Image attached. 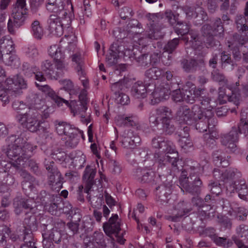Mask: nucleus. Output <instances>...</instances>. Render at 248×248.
<instances>
[{
  "instance_id": "nucleus-1",
  "label": "nucleus",
  "mask_w": 248,
  "mask_h": 248,
  "mask_svg": "<svg viewBox=\"0 0 248 248\" xmlns=\"http://www.w3.org/2000/svg\"><path fill=\"white\" fill-rule=\"evenodd\" d=\"M7 148L5 151L7 156L13 160L11 165L16 170L25 168V162L32 155V147L20 135L16 137L12 135L6 140Z\"/></svg>"
},
{
  "instance_id": "nucleus-2",
  "label": "nucleus",
  "mask_w": 248,
  "mask_h": 248,
  "mask_svg": "<svg viewBox=\"0 0 248 248\" xmlns=\"http://www.w3.org/2000/svg\"><path fill=\"white\" fill-rule=\"evenodd\" d=\"M156 156H158V159L156 160V163L158 166L157 171L159 177L161 175H169L170 178L172 171L179 172L182 169L178 166L181 161L179 160L177 152H171L170 154L165 155L164 156H160L158 154H156L155 157H156Z\"/></svg>"
},
{
  "instance_id": "nucleus-3",
  "label": "nucleus",
  "mask_w": 248,
  "mask_h": 248,
  "mask_svg": "<svg viewBox=\"0 0 248 248\" xmlns=\"http://www.w3.org/2000/svg\"><path fill=\"white\" fill-rule=\"evenodd\" d=\"M190 171L188 177L182 171V175L179 178V182L181 186L188 192L192 194H199L201 193L202 182L199 174L198 173L197 168L190 167Z\"/></svg>"
},
{
  "instance_id": "nucleus-4",
  "label": "nucleus",
  "mask_w": 248,
  "mask_h": 248,
  "mask_svg": "<svg viewBox=\"0 0 248 248\" xmlns=\"http://www.w3.org/2000/svg\"><path fill=\"white\" fill-rule=\"evenodd\" d=\"M40 113L34 108H28L24 113H20L16 117L17 122L24 128L31 132H36L41 127L42 121L39 120Z\"/></svg>"
},
{
  "instance_id": "nucleus-5",
  "label": "nucleus",
  "mask_w": 248,
  "mask_h": 248,
  "mask_svg": "<svg viewBox=\"0 0 248 248\" xmlns=\"http://www.w3.org/2000/svg\"><path fill=\"white\" fill-rule=\"evenodd\" d=\"M171 109L166 107H161L156 109L155 113L152 114L149 122L153 126H156L161 123L164 129L168 134H172L175 130L173 125L170 124L169 117L171 115Z\"/></svg>"
},
{
  "instance_id": "nucleus-6",
  "label": "nucleus",
  "mask_w": 248,
  "mask_h": 248,
  "mask_svg": "<svg viewBox=\"0 0 248 248\" xmlns=\"http://www.w3.org/2000/svg\"><path fill=\"white\" fill-rule=\"evenodd\" d=\"M202 116V109L200 106L194 105L190 109L187 106H180L176 112V118L180 122L191 124Z\"/></svg>"
},
{
  "instance_id": "nucleus-7",
  "label": "nucleus",
  "mask_w": 248,
  "mask_h": 248,
  "mask_svg": "<svg viewBox=\"0 0 248 248\" xmlns=\"http://www.w3.org/2000/svg\"><path fill=\"white\" fill-rule=\"evenodd\" d=\"M70 22V20L67 15L65 16L52 14L48 19L50 31L57 36H61L63 34V28L68 26Z\"/></svg>"
},
{
  "instance_id": "nucleus-8",
  "label": "nucleus",
  "mask_w": 248,
  "mask_h": 248,
  "mask_svg": "<svg viewBox=\"0 0 248 248\" xmlns=\"http://www.w3.org/2000/svg\"><path fill=\"white\" fill-rule=\"evenodd\" d=\"M222 206L230 216L234 217L235 218H238L239 220H246L248 215V211L243 207L239 206L236 202L230 203L228 200L222 199Z\"/></svg>"
},
{
  "instance_id": "nucleus-9",
  "label": "nucleus",
  "mask_w": 248,
  "mask_h": 248,
  "mask_svg": "<svg viewBox=\"0 0 248 248\" xmlns=\"http://www.w3.org/2000/svg\"><path fill=\"white\" fill-rule=\"evenodd\" d=\"M44 165L50 175L48 177V184L52 186H56L55 188H61L62 187L63 178L61 172L55 166L53 161H49L46 159Z\"/></svg>"
},
{
  "instance_id": "nucleus-10",
  "label": "nucleus",
  "mask_w": 248,
  "mask_h": 248,
  "mask_svg": "<svg viewBox=\"0 0 248 248\" xmlns=\"http://www.w3.org/2000/svg\"><path fill=\"white\" fill-rule=\"evenodd\" d=\"M13 206L14 212L16 215L22 213L23 209L29 210L30 212H32L36 210L35 204L32 200L19 197H16L14 199Z\"/></svg>"
},
{
  "instance_id": "nucleus-11",
  "label": "nucleus",
  "mask_w": 248,
  "mask_h": 248,
  "mask_svg": "<svg viewBox=\"0 0 248 248\" xmlns=\"http://www.w3.org/2000/svg\"><path fill=\"white\" fill-rule=\"evenodd\" d=\"M172 182L167 179L155 188V193L157 201L161 202H167L168 197L172 193Z\"/></svg>"
},
{
  "instance_id": "nucleus-12",
  "label": "nucleus",
  "mask_w": 248,
  "mask_h": 248,
  "mask_svg": "<svg viewBox=\"0 0 248 248\" xmlns=\"http://www.w3.org/2000/svg\"><path fill=\"white\" fill-rule=\"evenodd\" d=\"M238 132L237 128L232 127L231 130L227 134L222 136L221 141L230 152H234L236 149V143L238 140Z\"/></svg>"
},
{
  "instance_id": "nucleus-13",
  "label": "nucleus",
  "mask_w": 248,
  "mask_h": 248,
  "mask_svg": "<svg viewBox=\"0 0 248 248\" xmlns=\"http://www.w3.org/2000/svg\"><path fill=\"white\" fill-rule=\"evenodd\" d=\"M27 13L20 11H13V20L10 18L8 22V30L11 33H14L15 29L22 26L27 17Z\"/></svg>"
},
{
  "instance_id": "nucleus-14",
  "label": "nucleus",
  "mask_w": 248,
  "mask_h": 248,
  "mask_svg": "<svg viewBox=\"0 0 248 248\" xmlns=\"http://www.w3.org/2000/svg\"><path fill=\"white\" fill-rule=\"evenodd\" d=\"M35 210L34 212H26V217L23 221L24 228V235L33 234L32 232L37 230L38 222L37 220L36 216L34 215Z\"/></svg>"
},
{
  "instance_id": "nucleus-15",
  "label": "nucleus",
  "mask_w": 248,
  "mask_h": 248,
  "mask_svg": "<svg viewBox=\"0 0 248 248\" xmlns=\"http://www.w3.org/2000/svg\"><path fill=\"white\" fill-rule=\"evenodd\" d=\"M180 38L179 37L170 40L163 47L164 52L162 54V62L164 65H170L172 58L170 54L172 53L177 48L179 44Z\"/></svg>"
},
{
  "instance_id": "nucleus-16",
  "label": "nucleus",
  "mask_w": 248,
  "mask_h": 248,
  "mask_svg": "<svg viewBox=\"0 0 248 248\" xmlns=\"http://www.w3.org/2000/svg\"><path fill=\"white\" fill-rule=\"evenodd\" d=\"M224 31L221 20L220 18H217L214 23L213 28L208 24H204L201 28L202 35L204 37L209 35H217L220 34Z\"/></svg>"
},
{
  "instance_id": "nucleus-17",
  "label": "nucleus",
  "mask_w": 248,
  "mask_h": 248,
  "mask_svg": "<svg viewBox=\"0 0 248 248\" xmlns=\"http://www.w3.org/2000/svg\"><path fill=\"white\" fill-rule=\"evenodd\" d=\"M205 65L204 59L203 58L183 59L181 61V66L183 70L186 73H193L197 70L201 69Z\"/></svg>"
},
{
  "instance_id": "nucleus-18",
  "label": "nucleus",
  "mask_w": 248,
  "mask_h": 248,
  "mask_svg": "<svg viewBox=\"0 0 248 248\" xmlns=\"http://www.w3.org/2000/svg\"><path fill=\"white\" fill-rule=\"evenodd\" d=\"M135 178L141 183H149L154 184L155 174V173L146 168H138L134 171Z\"/></svg>"
},
{
  "instance_id": "nucleus-19",
  "label": "nucleus",
  "mask_w": 248,
  "mask_h": 248,
  "mask_svg": "<svg viewBox=\"0 0 248 248\" xmlns=\"http://www.w3.org/2000/svg\"><path fill=\"white\" fill-rule=\"evenodd\" d=\"M120 220L117 214L113 215L108 220V222L103 224V229L106 234L110 236L112 234L117 236L121 230Z\"/></svg>"
},
{
  "instance_id": "nucleus-20",
  "label": "nucleus",
  "mask_w": 248,
  "mask_h": 248,
  "mask_svg": "<svg viewBox=\"0 0 248 248\" xmlns=\"http://www.w3.org/2000/svg\"><path fill=\"white\" fill-rule=\"evenodd\" d=\"M164 71L160 68L153 67L147 70L145 72L144 83L146 86H155V80L161 78L164 74Z\"/></svg>"
},
{
  "instance_id": "nucleus-21",
  "label": "nucleus",
  "mask_w": 248,
  "mask_h": 248,
  "mask_svg": "<svg viewBox=\"0 0 248 248\" xmlns=\"http://www.w3.org/2000/svg\"><path fill=\"white\" fill-rule=\"evenodd\" d=\"M35 85L39 90L47 95L58 106H62L63 103H64L66 106H70V104L68 101L58 96L48 85L37 82H35Z\"/></svg>"
},
{
  "instance_id": "nucleus-22",
  "label": "nucleus",
  "mask_w": 248,
  "mask_h": 248,
  "mask_svg": "<svg viewBox=\"0 0 248 248\" xmlns=\"http://www.w3.org/2000/svg\"><path fill=\"white\" fill-rule=\"evenodd\" d=\"M47 10L61 16H67V12L64 9V3L62 0H48L46 4Z\"/></svg>"
},
{
  "instance_id": "nucleus-23",
  "label": "nucleus",
  "mask_w": 248,
  "mask_h": 248,
  "mask_svg": "<svg viewBox=\"0 0 248 248\" xmlns=\"http://www.w3.org/2000/svg\"><path fill=\"white\" fill-rule=\"evenodd\" d=\"M150 86H146L142 81L135 82L131 88V94L136 98H143L146 96L148 91H152V89L149 88Z\"/></svg>"
},
{
  "instance_id": "nucleus-24",
  "label": "nucleus",
  "mask_w": 248,
  "mask_h": 248,
  "mask_svg": "<svg viewBox=\"0 0 248 248\" xmlns=\"http://www.w3.org/2000/svg\"><path fill=\"white\" fill-rule=\"evenodd\" d=\"M18 170L20 172V176L23 179L21 182L23 189L25 192L32 191L34 188L35 184V178L26 170H22V169Z\"/></svg>"
},
{
  "instance_id": "nucleus-25",
  "label": "nucleus",
  "mask_w": 248,
  "mask_h": 248,
  "mask_svg": "<svg viewBox=\"0 0 248 248\" xmlns=\"http://www.w3.org/2000/svg\"><path fill=\"white\" fill-rule=\"evenodd\" d=\"M175 210L177 211L176 213L173 214L171 216L167 217V219L173 222H178L180 220L181 217L188 213L191 209L186 208V203L184 201H182L178 203L175 206Z\"/></svg>"
},
{
  "instance_id": "nucleus-26",
  "label": "nucleus",
  "mask_w": 248,
  "mask_h": 248,
  "mask_svg": "<svg viewBox=\"0 0 248 248\" xmlns=\"http://www.w3.org/2000/svg\"><path fill=\"white\" fill-rule=\"evenodd\" d=\"M204 90L203 89H200L193 88L191 89H186L184 91V101L187 103L193 104L195 101L201 98L202 92Z\"/></svg>"
},
{
  "instance_id": "nucleus-27",
  "label": "nucleus",
  "mask_w": 248,
  "mask_h": 248,
  "mask_svg": "<svg viewBox=\"0 0 248 248\" xmlns=\"http://www.w3.org/2000/svg\"><path fill=\"white\" fill-rule=\"evenodd\" d=\"M96 174V170L90 166L87 165L85 168L83 176V179L86 182L85 192L88 193L89 190L94 184V178Z\"/></svg>"
},
{
  "instance_id": "nucleus-28",
  "label": "nucleus",
  "mask_w": 248,
  "mask_h": 248,
  "mask_svg": "<svg viewBox=\"0 0 248 248\" xmlns=\"http://www.w3.org/2000/svg\"><path fill=\"white\" fill-rule=\"evenodd\" d=\"M213 160L217 166L227 167L230 164L229 155H226L224 153L221 151H216L213 153Z\"/></svg>"
},
{
  "instance_id": "nucleus-29",
  "label": "nucleus",
  "mask_w": 248,
  "mask_h": 248,
  "mask_svg": "<svg viewBox=\"0 0 248 248\" xmlns=\"http://www.w3.org/2000/svg\"><path fill=\"white\" fill-rule=\"evenodd\" d=\"M231 191L235 190L238 193L239 197L243 199L247 195V186L243 180H236L230 186Z\"/></svg>"
},
{
  "instance_id": "nucleus-30",
  "label": "nucleus",
  "mask_w": 248,
  "mask_h": 248,
  "mask_svg": "<svg viewBox=\"0 0 248 248\" xmlns=\"http://www.w3.org/2000/svg\"><path fill=\"white\" fill-rule=\"evenodd\" d=\"M64 55L61 59L58 58V60H54L56 70H55V75H53L54 79H57L62 76L64 72L67 71V65L64 60Z\"/></svg>"
},
{
  "instance_id": "nucleus-31",
  "label": "nucleus",
  "mask_w": 248,
  "mask_h": 248,
  "mask_svg": "<svg viewBox=\"0 0 248 248\" xmlns=\"http://www.w3.org/2000/svg\"><path fill=\"white\" fill-rule=\"evenodd\" d=\"M133 54L134 58L140 66L144 67L150 66L148 54L142 53L138 49H133Z\"/></svg>"
},
{
  "instance_id": "nucleus-32",
  "label": "nucleus",
  "mask_w": 248,
  "mask_h": 248,
  "mask_svg": "<svg viewBox=\"0 0 248 248\" xmlns=\"http://www.w3.org/2000/svg\"><path fill=\"white\" fill-rule=\"evenodd\" d=\"M44 240H48L50 242L59 243L61 241L62 234L61 232L56 229L52 228L43 233Z\"/></svg>"
},
{
  "instance_id": "nucleus-33",
  "label": "nucleus",
  "mask_w": 248,
  "mask_h": 248,
  "mask_svg": "<svg viewBox=\"0 0 248 248\" xmlns=\"http://www.w3.org/2000/svg\"><path fill=\"white\" fill-rule=\"evenodd\" d=\"M203 118L206 121L209 129H212L216 126L217 121L211 109L202 110V116L200 117V119Z\"/></svg>"
},
{
  "instance_id": "nucleus-34",
  "label": "nucleus",
  "mask_w": 248,
  "mask_h": 248,
  "mask_svg": "<svg viewBox=\"0 0 248 248\" xmlns=\"http://www.w3.org/2000/svg\"><path fill=\"white\" fill-rule=\"evenodd\" d=\"M81 134L80 131L78 130L77 132H74L70 136H67L65 142V146L67 148H75L79 142Z\"/></svg>"
},
{
  "instance_id": "nucleus-35",
  "label": "nucleus",
  "mask_w": 248,
  "mask_h": 248,
  "mask_svg": "<svg viewBox=\"0 0 248 248\" xmlns=\"http://www.w3.org/2000/svg\"><path fill=\"white\" fill-rule=\"evenodd\" d=\"M126 30L132 34H139L143 31L142 25L138 20L135 19L130 20L127 25Z\"/></svg>"
},
{
  "instance_id": "nucleus-36",
  "label": "nucleus",
  "mask_w": 248,
  "mask_h": 248,
  "mask_svg": "<svg viewBox=\"0 0 248 248\" xmlns=\"http://www.w3.org/2000/svg\"><path fill=\"white\" fill-rule=\"evenodd\" d=\"M220 57L221 65L222 68H225L228 64H230L231 65V69L232 70L237 66V64L232 60L231 54L227 53L226 51H222Z\"/></svg>"
},
{
  "instance_id": "nucleus-37",
  "label": "nucleus",
  "mask_w": 248,
  "mask_h": 248,
  "mask_svg": "<svg viewBox=\"0 0 248 248\" xmlns=\"http://www.w3.org/2000/svg\"><path fill=\"white\" fill-rule=\"evenodd\" d=\"M240 93H235L234 90L232 91V95L224 94L222 97V103H225L227 101L230 104H234L237 108L240 104Z\"/></svg>"
},
{
  "instance_id": "nucleus-38",
  "label": "nucleus",
  "mask_w": 248,
  "mask_h": 248,
  "mask_svg": "<svg viewBox=\"0 0 248 248\" xmlns=\"http://www.w3.org/2000/svg\"><path fill=\"white\" fill-rule=\"evenodd\" d=\"M241 37V36H240V38ZM240 39H241L239 38V40L238 41V42H234L232 43L229 42V44L228 45V47L232 51L233 59L237 61L240 60V59H241V52L239 50L238 44L241 45H243L244 44V42H242L240 41Z\"/></svg>"
},
{
  "instance_id": "nucleus-39",
  "label": "nucleus",
  "mask_w": 248,
  "mask_h": 248,
  "mask_svg": "<svg viewBox=\"0 0 248 248\" xmlns=\"http://www.w3.org/2000/svg\"><path fill=\"white\" fill-rule=\"evenodd\" d=\"M41 68L46 75L49 76L51 79H54L53 75H55V70L53 69L52 61L49 60H46L42 62Z\"/></svg>"
},
{
  "instance_id": "nucleus-40",
  "label": "nucleus",
  "mask_w": 248,
  "mask_h": 248,
  "mask_svg": "<svg viewBox=\"0 0 248 248\" xmlns=\"http://www.w3.org/2000/svg\"><path fill=\"white\" fill-rule=\"evenodd\" d=\"M248 22V16L242 15H237L235 18V23L237 28L242 31L248 30V25L246 24Z\"/></svg>"
},
{
  "instance_id": "nucleus-41",
  "label": "nucleus",
  "mask_w": 248,
  "mask_h": 248,
  "mask_svg": "<svg viewBox=\"0 0 248 248\" xmlns=\"http://www.w3.org/2000/svg\"><path fill=\"white\" fill-rule=\"evenodd\" d=\"M141 141V139L137 138L135 140H131V137H125L122 140V143L123 146L125 148L134 149L138 146Z\"/></svg>"
},
{
  "instance_id": "nucleus-42",
  "label": "nucleus",
  "mask_w": 248,
  "mask_h": 248,
  "mask_svg": "<svg viewBox=\"0 0 248 248\" xmlns=\"http://www.w3.org/2000/svg\"><path fill=\"white\" fill-rule=\"evenodd\" d=\"M244 115L241 114V118L240 122L237 126H235L237 128L238 134L239 133H243L245 136L248 137V120L243 117Z\"/></svg>"
},
{
  "instance_id": "nucleus-43",
  "label": "nucleus",
  "mask_w": 248,
  "mask_h": 248,
  "mask_svg": "<svg viewBox=\"0 0 248 248\" xmlns=\"http://www.w3.org/2000/svg\"><path fill=\"white\" fill-rule=\"evenodd\" d=\"M32 32L33 36L37 39H41L43 36L44 31L42 28L40 26L38 21H34L31 25Z\"/></svg>"
},
{
  "instance_id": "nucleus-44",
  "label": "nucleus",
  "mask_w": 248,
  "mask_h": 248,
  "mask_svg": "<svg viewBox=\"0 0 248 248\" xmlns=\"http://www.w3.org/2000/svg\"><path fill=\"white\" fill-rule=\"evenodd\" d=\"M23 240L24 244L20 246V248H37L33 234L30 233L29 235H24Z\"/></svg>"
},
{
  "instance_id": "nucleus-45",
  "label": "nucleus",
  "mask_w": 248,
  "mask_h": 248,
  "mask_svg": "<svg viewBox=\"0 0 248 248\" xmlns=\"http://www.w3.org/2000/svg\"><path fill=\"white\" fill-rule=\"evenodd\" d=\"M11 232L9 228L6 226H1L0 227V248H4L6 244V235L9 236Z\"/></svg>"
},
{
  "instance_id": "nucleus-46",
  "label": "nucleus",
  "mask_w": 248,
  "mask_h": 248,
  "mask_svg": "<svg viewBox=\"0 0 248 248\" xmlns=\"http://www.w3.org/2000/svg\"><path fill=\"white\" fill-rule=\"evenodd\" d=\"M146 17L150 22V24L152 27H155L156 24L163 18V14L162 13L150 14L149 13L146 15Z\"/></svg>"
},
{
  "instance_id": "nucleus-47",
  "label": "nucleus",
  "mask_w": 248,
  "mask_h": 248,
  "mask_svg": "<svg viewBox=\"0 0 248 248\" xmlns=\"http://www.w3.org/2000/svg\"><path fill=\"white\" fill-rule=\"evenodd\" d=\"M124 46L119 41L113 43L110 46L109 48V51L116 54L117 56H119L120 53L125 55V52Z\"/></svg>"
},
{
  "instance_id": "nucleus-48",
  "label": "nucleus",
  "mask_w": 248,
  "mask_h": 248,
  "mask_svg": "<svg viewBox=\"0 0 248 248\" xmlns=\"http://www.w3.org/2000/svg\"><path fill=\"white\" fill-rule=\"evenodd\" d=\"M31 104L34 106V107L39 109L41 108V106H43L44 101L39 97V95L35 93H31L29 96Z\"/></svg>"
},
{
  "instance_id": "nucleus-49",
  "label": "nucleus",
  "mask_w": 248,
  "mask_h": 248,
  "mask_svg": "<svg viewBox=\"0 0 248 248\" xmlns=\"http://www.w3.org/2000/svg\"><path fill=\"white\" fill-rule=\"evenodd\" d=\"M27 87V81L20 76L15 77V92H18L19 89H24Z\"/></svg>"
},
{
  "instance_id": "nucleus-50",
  "label": "nucleus",
  "mask_w": 248,
  "mask_h": 248,
  "mask_svg": "<svg viewBox=\"0 0 248 248\" xmlns=\"http://www.w3.org/2000/svg\"><path fill=\"white\" fill-rule=\"evenodd\" d=\"M49 55L52 57H54V60L61 59L62 57L64 55L62 52L61 49L57 45L50 46L48 49Z\"/></svg>"
},
{
  "instance_id": "nucleus-51",
  "label": "nucleus",
  "mask_w": 248,
  "mask_h": 248,
  "mask_svg": "<svg viewBox=\"0 0 248 248\" xmlns=\"http://www.w3.org/2000/svg\"><path fill=\"white\" fill-rule=\"evenodd\" d=\"M149 88L152 89V90H154V91L151 94L150 97L151 103L152 105L157 104L163 100V96H161L160 94L159 90H157L156 88L155 87L154 88H152V86H150Z\"/></svg>"
},
{
  "instance_id": "nucleus-52",
  "label": "nucleus",
  "mask_w": 248,
  "mask_h": 248,
  "mask_svg": "<svg viewBox=\"0 0 248 248\" xmlns=\"http://www.w3.org/2000/svg\"><path fill=\"white\" fill-rule=\"evenodd\" d=\"M74 161L77 165H78L80 167H83L86 162V156L81 151L75 152V155L73 158Z\"/></svg>"
},
{
  "instance_id": "nucleus-53",
  "label": "nucleus",
  "mask_w": 248,
  "mask_h": 248,
  "mask_svg": "<svg viewBox=\"0 0 248 248\" xmlns=\"http://www.w3.org/2000/svg\"><path fill=\"white\" fill-rule=\"evenodd\" d=\"M177 25L174 28V31L177 34L183 36L189 32L190 28L187 23H178Z\"/></svg>"
},
{
  "instance_id": "nucleus-54",
  "label": "nucleus",
  "mask_w": 248,
  "mask_h": 248,
  "mask_svg": "<svg viewBox=\"0 0 248 248\" xmlns=\"http://www.w3.org/2000/svg\"><path fill=\"white\" fill-rule=\"evenodd\" d=\"M212 239L217 245L225 248L230 247L232 244L231 241L227 240V239L224 237H220L214 235Z\"/></svg>"
},
{
  "instance_id": "nucleus-55",
  "label": "nucleus",
  "mask_w": 248,
  "mask_h": 248,
  "mask_svg": "<svg viewBox=\"0 0 248 248\" xmlns=\"http://www.w3.org/2000/svg\"><path fill=\"white\" fill-rule=\"evenodd\" d=\"M149 33L147 35V38L151 40H158L162 38L164 36V33L160 30L155 29V27H152Z\"/></svg>"
},
{
  "instance_id": "nucleus-56",
  "label": "nucleus",
  "mask_w": 248,
  "mask_h": 248,
  "mask_svg": "<svg viewBox=\"0 0 248 248\" xmlns=\"http://www.w3.org/2000/svg\"><path fill=\"white\" fill-rule=\"evenodd\" d=\"M86 96V91L84 90L81 91L79 95H78L80 105L81 106L80 109L82 111H85L87 109V98Z\"/></svg>"
},
{
  "instance_id": "nucleus-57",
  "label": "nucleus",
  "mask_w": 248,
  "mask_h": 248,
  "mask_svg": "<svg viewBox=\"0 0 248 248\" xmlns=\"http://www.w3.org/2000/svg\"><path fill=\"white\" fill-rule=\"evenodd\" d=\"M210 192L216 196L219 195L222 192L221 185L217 182H211L208 185Z\"/></svg>"
},
{
  "instance_id": "nucleus-58",
  "label": "nucleus",
  "mask_w": 248,
  "mask_h": 248,
  "mask_svg": "<svg viewBox=\"0 0 248 248\" xmlns=\"http://www.w3.org/2000/svg\"><path fill=\"white\" fill-rule=\"evenodd\" d=\"M26 163H27L26 165L28 166L31 171L32 172L36 175H40L41 174L38 165L34 160L29 158Z\"/></svg>"
},
{
  "instance_id": "nucleus-59",
  "label": "nucleus",
  "mask_w": 248,
  "mask_h": 248,
  "mask_svg": "<svg viewBox=\"0 0 248 248\" xmlns=\"http://www.w3.org/2000/svg\"><path fill=\"white\" fill-rule=\"evenodd\" d=\"M191 202L194 206L199 208V212L202 213L203 212L205 214H206V213L205 212L206 211L203 210V208L205 207V206L204 201L202 199L198 196L193 197L191 199Z\"/></svg>"
},
{
  "instance_id": "nucleus-60",
  "label": "nucleus",
  "mask_w": 248,
  "mask_h": 248,
  "mask_svg": "<svg viewBox=\"0 0 248 248\" xmlns=\"http://www.w3.org/2000/svg\"><path fill=\"white\" fill-rule=\"evenodd\" d=\"M108 167L110 171L113 174H119L121 172V167L119 162L115 160H110Z\"/></svg>"
},
{
  "instance_id": "nucleus-61",
  "label": "nucleus",
  "mask_w": 248,
  "mask_h": 248,
  "mask_svg": "<svg viewBox=\"0 0 248 248\" xmlns=\"http://www.w3.org/2000/svg\"><path fill=\"white\" fill-rule=\"evenodd\" d=\"M51 155L54 159L60 161H64L66 157L65 153L59 149L53 150Z\"/></svg>"
},
{
  "instance_id": "nucleus-62",
  "label": "nucleus",
  "mask_w": 248,
  "mask_h": 248,
  "mask_svg": "<svg viewBox=\"0 0 248 248\" xmlns=\"http://www.w3.org/2000/svg\"><path fill=\"white\" fill-rule=\"evenodd\" d=\"M213 79L218 82L225 83L227 81L226 77L222 73H220L218 70H215L212 72Z\"/></svg>"
},
{
  "instance_id": "nucleus-63",
  "label": "nucleus",
  "mask_w": 248,
  "mask_h": 248,
  "mask_svg": "<svg viewBox=\"0 0 248 248\" xmlns=\"http://www.w3.org/2000/svg\"><path fill=\"white\" fill-rule=\"evenodd\" d=\"M184 91L185 90L182 89H176L174 90L171 93V97L173 100L175 102H180L181 101H184Z\"/></svg>"
},
{
  "instance_id": "nucleus-64",
  "label": "nucleus",
  "mask_w": 248,
  "mask_h": 248,
  "mask_svg": "<svg viewBox=\"0 0 248 248\" xmlns=\"http://www.w3.org/2000/svg\"><path fill=\"white\" fill-rule=\"evenodd\" d=\"M195 122H196L195 125L196 128L200 132H204L207 130V128H208L207 124L206 123V120H204V118L203 119H198Z\"/></svg>"
}]
</instances>
